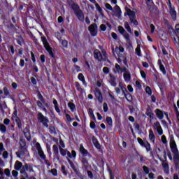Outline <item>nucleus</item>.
Wrapping results in <instances>:
<instances>
[{
  "instance_id": "1",
  "label": "nucleus",
  "mask_w": 179,
  "mask_h": 179,
  "mask_svg": "<svg viewBox=\"0 0 179 179\" xmlns=\"http://www.w3.org/2000/svg\"><path fill=\"white\" fill-rule=\"evenodd\" d=\"M170 148L172 153L173 154V163L176 170L179 169V152L177 148V144L174 141V138H171L170 140Z\"/></svg>"
},
{
  "instance_id": "2",
  "label": "nucleus",
  "mask_w": 179,
  "mask_h": 179,
  "mask_svg": "<svg viewBox=\"0 0 179 179\" xmlns=\"http://www.w3.org/2000/svg\"><path fill=\"white\" fill-rule=\"evenodd\" d=\"M71 8L78 20L83 22V20H85V14L83 13V10L80 9L79 5L73 3L71 4Z\"/></svg>"
},
{
  "instance_id": "3",
  "label": "nucleus",
  "mask_w": 179,
  "mask_h": 179,
  "mask_svg": "<svg viewBox=\"0 0 179 179\" xmlns=\"http://www.w3.org/2000/svg\"><path fill=\"white\" fill-rule=\"evenodd\" d=\"M27 152V145H26V141L21 139L20 142V149L18 152H16L17 157H20V156H24V153Z\"/></svg>"
},
{
  "instance_id": "4",
  "label": "nucleus",
  "mask_w": 179,
  "mask_h": 179,
  "mask_svg": "<svg viewBox=\"0 0 179 179\" xmlns=\"http://www.w3.org/2000/svg\"><path fill=\"white\" fill-rule=\"evenodd\" d=\"M126 12L129 17L131 23H133L135 26H138L139 23L138 22V20H136V14L135 13V11L131 10V8H126Z\"/></svg>"
},
{
  "instance_id": "5",
  "label": "nucleus",
  "mask_w": 179,
  "mask_h": 179,
  "mask_svg": "<svg viewBox=\"0 0 179 179\" xmlns=\"http://www.w3.org/2000/svg\"><path fill=\"white\" fill-rule=\"evenodd\" d=\"M26 171H29V173H34V169H33V165L30 164H24L20 170V174H24L25 178H29V174Z\"/></svg>"
},
{
  "instance_id": "6",
  "label": "nucleus",
  "mask_w": 179,
  "mask_h": 179,
  "mask_svg": "<svg viewBox=\"0 0 179 179\" xmlns=\"http://www.w3.org/2000/svg\"><path fill=\"white\" fill-rule=\"evenodd\" d=\"M41 40L44 48H45L46 51H48L50 56L52 57V58H55V56L54 55V52H52V48L50 46V43H48L47 38H45V36H41Z\"/></svg>"
},
{
  "instance_id": "7",
  "label": "nucleus",
  "mask_w": 179,
  "mask_h": 179,
  "mask_svg": "<svg viewBox=\"0 0 179 179\" xmlns=\"http://www.w3.org/2000/svg\"><path fill=\"white\" fill-rule=\"evenodd\" d=\"M37 118L38 122H41L45 128H48V122H50L48 117L43 115V113L41 112H38L37 114Z\"/></svg>"
},
{
  "instance_id": "8",
  "label": "nucleus",
  "mask_w": 179,
  "mask_h": 179,
  "mask_svg": "<svg viewBox=\"0 0 179 179\" xmlns=\"http://www.w3.org/2000/svg\"><path fill=\"white\" fill-rule=\"evenodd\" d=\"M112 16H115L116 17H118V19H121L122 16V11L121 10V8L117 4L112 10Z\"/></svg>"
},
{
  "instance_id": "9",
  "label": "nucleus",
  "mask_w": 179,
  "mask_h": 179,
  "mask_svg": "<svg viewBox=\"0 0 179 179\" xmlns=\"http://www.w3.org/2000/svg\"><path fill=\"white\" fill-rule=\"evenodd\" d=\"M80 162L82 164V169L85 170H88L89 168L91 166L90 164H89V160L86 158V156L83 155L80 158Z\"/></svg>"
},
{
  "instance_id": "10",
  "label": "nucleus",
  "mask_w": 179,
  "mask_h": 179,
  "mask_svg": "<svg viewBox=\"0 0 179 179\" xmlns=\"http://www.w3.org/2000/svg\"><path fill=\"white\" fill-rule=\"evenodd\" d=\"M94 96L98 100L99 103L101 104L103 103V94H101V91H100L99 88H95Z\"/></svg>"
},
{
  "instance_id": "11",
  "label": "nucleus",
  "mask_w": 179,
  "mask_h": 179,
  "mask_svg": "<svg viewBox=\"0 0 179 179\" xmlns=\"http://www.w3.org/2000/svg\"><path fill=\"white\" fill-rule=\"evenodd\" d=\"M36 149L38 150V154L39 155V157L41 159H44L45 157V154H44V151H43V149L41 148V145H40V143H36Z\"/></svg>"
},
{
  "instance_id": "12",
  "label": "nucleus",
  "mask_w": 179,
  "mask_h": 179,
  "mask_svg": "<svg viewBox=\"0 0 179 179\" xmlns=\"http://www.w3.org/2000/svg\"><path fill=\"white\" fill-rule=\"evenodd\" d=\"M13 120L15 121L19 129H22V120H20V118H19V117H17V111L15 110L13 113Z\"/></svg>"
},
{
  "instance_id": "13",
  "label": "nucleus",
  "mask_w": 179,
  "mask_h": 179,
  "mask_svg": "<svg viewBox=\"0 0 179 179\" xmlns=\"http://www.w3.org/2000/svg\"><path fill=\"white\" fill-rule=\"evenodd\" d=\"M89 31L94 37L97 36V24H92L88 27Z\"/></svg>"
},
{
  "instance_id": "14",
  "label": "nucleus",
  "mask_w": 179,
  "mask_h": 179,
  "mask_svg": "<svg viewBox=\"0 0 179 179\" xmlns=\"http://www.w3.org/2000/svg\"><path fill=\"white\" fill-rule=\"evenodd\" d=\"M154 129H156L159 135H163V129L158 121L154 122Z\"/></svg>"
},
{
  "instance_id": "15",
  "label": "nucleus",
  "mask_w": 179,
  "mask_h": 179,
  "mask_svg": "<svg viewBox=\"0 0 179 179\" xmlns=\"http://www.w3.org/2000/svg\"><path fill=\"white\" fill-rule=\"evenodd\" d=\"M108 82L111 85V86H113L114 87L117 86V78L115 77V76H114V74H109Z\"/></svg>"
},
{
  "instance_id": "16",
  "label": "nucleus",
  "mask_w": 179,
  "mask_h": 179,
  "mask_svg": "<svg viewBox=\"0 0 179 179\" xmlns=\"http://www.w3.org/2000/svg\"><path fill=\"white\" fill-rule=\"evenodd\" d=\"M145 114L148 117H150V122H152V120L155 119V113H153V110H152V108L148 106L146 108Z\"/></svg>"
},
{
  "instance_id": "17",
  "label": "nucleus",
  "mask_w": 179,
  "mask_h": 179,
  "mask_svg": "<svg viewBox=\"0 0 179 179\" xmlns=\"http://www.w3.org/2000/svg\"><path fill=\"white\" fill-rule=\"evenodd\" d=\"M94 57L95 59H97V61H103V55H101V52L99 50H95L94 51Z\"/></svg>"
},
{
  "instance_id": "18",
  "label": "nucleus",
  "mask_w": 179,
  "mask_h": 179,
  "mask_svg": "<svg viewBox=\"0 0 179 179\" xmlns=\"http://www.w3.org/2000/svg\"><path fill=\"white\" fill-rule=\"evenodd\" d=\"M169 13L173 20H177V12L174 9V8L171 7V8H169Z\"/></svg>"
},
{
  "instance_id": "19",
  "label": "nucleus",
  "mask_w": 179,
  "mask_h": 179,
  "mask_svg": "<svg viewBox=\"0 0 179 179\" xmlns=\"http://www.w3.org/2000/svg\"><path fill=\"white\" fill-rule=\"evenodd\" d=\"M23 133L26 139L30 141L31 140V135L30 134V130H29V129L27 128H25Z\"/></svg>"
},
{
  "instance_id": "20",
  "label": "nucleus",
  "mask_w": 179,
  "mask_h": 179,
  "mask_svg": "<svg viewBox=\"0 0 179 179\" xmlns=\"http://www.w3.org/2000/svg\"><path fill=\"white\" fill-rule=\"evenodd\" d=\"M15 170H17V171H20L22 169H23V164L20 162V161H16L14 165Z\"/></svg>"
},
{
  "instance_id": "21",
  "label": "nucleus",
  "mask_w": 179,
  "mask_h": 179,
  "mask_svg": "<svg viewBox=\"0 0 179 179\" xmlns=\"http://www.w3.org/2000/svg\"><path fill=\"white\" fill-rule=\"evenodd\" d=\"M155 113L159 120H163V118H164V115L163 114V111H162V110L156 109Z\"/></svg>"
},
{
  "instance_id": "22",
  "label": "nucleus",
  "mask_w": 179,
  "mask_h": 179,
  "mask_svg": "<svg viewBox=\"0 0 179 179\" xmlns=\"http://www.w3.org/2000/svg\"><path fill=\"white\" fill-rule=\"evenodd\" d=\"M38 97L39 100L41 101V103H43V104L47 108H48V107H50V105H48V103L47 102H45V99H44V97L43 96V95L41 93L38 94Z\"/></svg>"
},
{
  "instance_id": "23",
  "label": "nucleus",
  "mask_w": 179,
  "mask_h": 179,
  "mask_svg": "<svg viewBox=\"0 0 179 179\" xmlns=\"http://www.w3.org/2000/svg\"><path fill=\"white\" fill-rule=\"evenodd\" d=\"M158 65H159V69H160L161 72H162L163 75H166V68H164V65H163V63H162L161 59L158 60Z\"/></svg>"
},
{
  "instance_id": "24",
  "label": "nucleus",
  "mask_w": 179,
  "mask_h": 179,
  "mask_svg": "<svg viewBox=\"0 0 179 179\" xmlns=\"http://www.w3.org/2000/svg\"><path fill=\"white\" fill-rule=\"evenodd\" d=\"M80 152L83 155V156H86L88 155V156H90V153L87 151V150L85 149V147H83V145H80Z\"/></svg>"
},
{
  "instance_id": "25",
  "label": "nucleus",
  "mask_w": 179,
  "mask_h": 179,
  "mask_svg": "<svg viewBox=\"0 0 179 179\" xmlns=\"http://www.w3.org/2000/svg\"><path fill=\"white\" fill-rule=\"evenodd\" d=\"M92 143L94 145L96 149H100L101 148L100 143H99V141H97V138H96V137L94 136L92 137Z\"/></svg>"
},
{
  "instance_id": "26",
  "label": "nucleus",
  "mask_w": 179,
  "mask_h": 179,
  "mask_svg": "<svg viewBox=\"0 0 179 179\" xmlns=\"http://www.w3.org/2000/svg\"><path fill=\"white\" fill-rule=\"evenodd\" d=\"M122 67L120 66V64H116L115 66V68L113 69V71L114 73H121Z\"/></svg>"
},
{
  "instance_id": "27",
  "label": "nucleus",
  "mask_w": 179,
  "mask_h": 179,
  "mask_svg": "<svg viewBox=\"0 0 179 179\" xmlns=\"http://www.w3.org/2000/svg\"><path fill=\"white\" fill-rule=\"evenodd\" d=\"M67 160L71 169H73V171H74V173H76V174H78V169H76V166H75V164H73V162L68 157H67Z\"/></svg>"
},
{
  "instance_id": "28",
  "label": "nucleus",
  "mask_w": 179,
  "mask_h": 179,
  "mask_svg": "<svg viewBox=\"0 0 179 179\" xmlns=\"http://www.w3.org/2000/svg\"><path fill=\"white\" fill-rule=\"evenodd\" d=\"M162 166L165 173H169L170 168L169 166V164L167 163V161H162Z\"/></svg>"
},
{
  "instance_id": "29",
  "label": "nucleus",
  "mask_w": 179,
  "mask_h": 179,
  "mask_svg": "<svg viewBox=\"0 0 179 179\" xmlns=\"http://www.w3.org/2000/svg\"><path fill=\"white\" fill-rule=\"evenodd\" d=\"M53 104L55 111H57L58 114H61V109H59V107L58 106V101L56 99L53 100Z\"/></svg>"
},
{
  "instance_id": "30",
  "label": "nucleus",
  "mask_w": 179,
  "mask_h": 179,
  "mask_svg": "<svg viewBox=\"0 0 179 179\" xmlns=\"http://www.w3.org/2000/svg\"><path fill=\"white\" fill-rule=\"evenodd\" d=\"M119 87L121 89L123 94H124V96H127V93H128V91L127 90V88L124 87L122 83H119Z\"/></svg>"
},
{
  "instance_id": "31",
  "label": "nucleus",
  "mask_w": 179,
  "mask_h": 179,
  "mask_svg": "<svg viewBox=\"0 0 179 179\" xmlns=\"http://www.w3.org/2000/svg\"><path fill=\"white\" fill-rule=\"evenodd\" d=\"M124 79L125 82H129L131 80V73L129 71L123 74Z\"/></svg>"
},
{
  "instance_id": "32",
  "label": "nucleus",
  "mask_w": 179,
  "mask_h": 179,
  "mask_svg": "<svg viewBox=\"0 0 179 179\" xmlns=\"http://www.w3.org/2000/svg\"><path fill=\"white\" fill-rule=\"evenodd\" d=\"M68 107H69L71 111H72L73 113V111H75V110H76V106H75V103L72 102L68 103Z\"/></svg>"
},
{
  "instance_id": "33",
  "label": "nucleus",
  "mask_w": 179,
  "mask_h": 179,
  "mask_svg": "<svg viewBox=\"0 0 179 179\" xmlns=\"http://www.w3.org/2000/svg\"><path fill=\"white\" fill-rule=\"evenodd\" d=\"M0 131L1 134H6V126L2 123H0Z\"/></svg>"
},
{
  "instance_id": "34",
  "label": "nucleus",
  "mask_w": 179,
  "mask_h": 179,
  "mask_svg": "<svg viewBox=\"0 0 179 179\" xmlns=\"http://www.w3.org/2000/svg\"><path fill=\"white\" fill-rule=\"evenodd\" d=\"M0 108L1 112L5 113V109L8 108V106L6 105V102L3 101V103H0Z\"/></svg>"
},
{
  "instance_id": "35",
  "label": "nucleus",
  "mask_w": 179,
  "mask_h": 179,
  "mask_svg": "<svg viewBox=\"0 0 179 179\" xmlns=\"http://www.w3.org/2000/svg\"><path fill=\"white\" fill-rule=\"evenodd\" d=\"M52 150H53L55 156H58V154H59V152L58 151V145H53Z\"/></svg>"
},
{
  "instance_id": "36",
  "label": "nucleus",
  "mask_w": 179,
  "mask_h": 179,
  "mask_svg": "<svg viewBox=\"0 0 179 179\" xmlns=\"http://www.w3.org/2000/svg\"><path fill=\"white\" fill-rule=\"evenodd\" d=\"M149 138L150 139V141H152V142H155V134L153 133L152 130H150V133H149Z\"/></svg>"
},
{
  "instance_id": "37",
  "label": "nucleus",
  "mask_w": 179,
  "mask_h": 179,
  "mask_svg": "<svg viewBox=\"0 0 179 179\" xmlns=\"http://www.w3.org/2000/svg\"><path fill=\"white\" fill-rule=\"evenodd\" d=\"M124 27L129 33H132V30L131 29V27L129 26L128 22H124Z\"/></svg>"
},
{
  "instance_id": "38",
  "label": "nucleus",
  "mask_w": 179,
  "mask_h": 179,
  "mask_svg": "<svg viewBox=\"0 0 179 179\" xmlns=\"http://www.w3.org/2000/svg\"><path fill=\"white\" fill-rule=\"evenodd\" d=\"M49 131L50 132V134H52V135H55V134H57V131L55 130V127L53 126H50L49 127Z\"/></svg>"
},
{
  "instance_id": "39",
  "label": "nucleus",
  "mask_w": 179,
  "mask_h": 179,
  "mask_svg": "<svg viewBox=\"0 0 179 179\" xmlns=\"http://www.w3.org/2000/svg\"><path fill=\"white\" fill-rule=\"evenodd\" d=\"M106 122L109 127H113V119L111 117H106Z\"/></svg>"
},
{
  "instance_id": "40",
  "label": "nucleus",
  "mask_w": 179,
  "mask_h": 179,
  "mask_svg": "<svg viewBox=\"0 0 179 179\" xmlns=\"http://www.w3.org/2000/svg\"><path fill=\"white\" fill-rule=\"evenodd\" d=\"M136 52L138 57L142 56V54L141 53V45H137V48H136Z\"/></svg>"
},
{
  "instance_id": "41",
  "label": "nucleus",
  "mask_w": 179,
  "mask_h": 179,
  "mask_svg": "<svg viewBox=\"0 0 179 179\" xmlns=\"http://www.w3.org/2000/svg\"><path fill=\"white\" fill-rule=\"evenodd\" d=\"M78 79L79 80H81V82H83V85L86 83V80H85V76H83V74L82 73L78 74Z\"/></svg>"
},
{
  "instance_id": "42",
  "label": "nucleus",
  "mask_w": 179,
  "mask_h": 179,
  "mask_svg": "<svg viewBox=\"0 0 179 179\" xmlns=\"http://www.w3.org/2000/svg\"><path fill=\"white\" fill-rule=\"evenodd\" d=\"M143 148H145L147 152H150V143H149V142L146 141L144 146H143Z\"/></svg>"
},
{
  "instance_id": "43",
  "label": "nucleus",
  "mask_w": 179,
  "mask_h": 179,
  "mask_svg": "<svg viewBox=\"0 0 179 179\" xmlns=\"http://www.w3.org/2000/svg\"><path fill=\"white\" fill-rule=\"evenodd\" d=\"M164 23L166 25H167L169 30H172L173 31H174V29H173V27L170 25V22H169V20H164Z\"/></svg>"
},
{
  "instance_id": "44",
  "label": "nucleus",
  "mask_w": 179,
  "mask_h": 179,
  "mask_svg": "<svg viewBox=\"0 0 179 179\" xmlns=\"http://www.w3.org/2000/svg\"><path fill=\"white\" fill-rule=\"evenodd\" d=\"M65 148V143H64V141H62L61 138L59 139V149H64Z\"/></svg>"
},
{
  "instance_id": "45",
  "label": "nucleus",
  "mask_w": 179,
  "mask_h": 179,
  "mask_svg": "<svg viewBox=\"0 0 179 179\" xmlns=\"http://www.w3.org/2000/svg\"><path fill=\"white\" fill-rule=\"evenodd\" d=\"M68 152V150H65L64 148L59 149V152L62 155V156H65Z\"/></svg>"
},
{
  "instance_id": "46",
  "label": "nucleus",
  "mask_w": 179,
  "mask_h": 179,
  "mask_svg": "<svg viewBox=\"0 0 179 179\" xmlns=\"http://www.w3.org/2000/svg\"><path fill=\"white\" fill-rule=\"evenodd\" d=\"M95 7L98 12H99V13H103V9L101 8V7H100V5H99V3H95Z\"/></svg>"
},
{
  "instance_id": "47",
  "label": "nucleus",
  "mask_w": 179,
  "mask_h": 179,
  "mask_svg": "<svg viewBox=\"0 0 179 179\" xmlns=\"http://www.w3.org/2000/svg\"><path fill=\"white\" fill-rule=\"evenodd\" d=\"M12 176L15 177V179H19V178H17V176H19V172H17L16 170L12 171Z\"/></svg>"
},
{
  "instance_id": "48",
  "label": "nucleus",
  "mask_w": 179,
  "mask_h": 179,
  "mask_svg": "<svg viewBox=\"0 0 179 179\" xmlns=\"http://www.w3.org/2000/svg\"><path fill=\"white\" fill-rule=\"evenodd\" d=\"M118 31H120L121 34H124L125 32H127V31H125V29H124V27H122V26L118 27Z\"/></svg>"
},
{
  "instance_id": "49",
  "label": "nucleus",
  "mask_w": 179,
  "mask_h": 179,
  "mask_svg": "<svg viewBox=\"0 0 179 179\" xmlns=\"http://www.w3.org/2000/svg\"><path fill=\"white\" fill-rule=\"evenodd\" d=\"M49 173H52V176H55V177H57V176H58V172L57 171L56 169H53L49 171Z\"/></svg>"
},
{
  "instance_id": "50",
  "label": "nucleus",
  "mask_w": 179,
  "mask_h": 179,
  "mask_svg": "<svg viewBox=\"0 0 179 179\" xmlns=\"http://www.w3.org/2000/svg\"><path fill=\"white\" fill-rule=\"evenodd\" d=\"M102 53V61H108V59L107 58V52H106V51H103Z\"/></svg>"
},
{
  "instance_id": "51",
  "label": "nucleus",
  "mask_w": 179,
  "mask_h": 179,
  "mask_svg": "<svg viewBox=\"0 0 179 179\" xmlns=\"http://www.w3.org/2000/svg\"><path fill=\"white\" fill-rule=\"evenodd\" d=\"M89 112H90V114L92 120H96V116H94V113H93V109L90 108Z\"/></svg>"
},
{
  "instance_id": "52",
  "label": "nucleus",
  "mask_w": 179,
  "mask_h": 179,
  "mask_svg": "<svg viewBox=\"0 0 179 179\" xmlns=\"http://www.w3.org/2000/svg\"><path fill=\"white\" fill-rule=\"evenodd\" d=\"M75 85L77 90H78V92H82V87H80V84L78 82H76Z\"/></svg>"
},
{
  "instance_id": "53",
  "label": "nucleus",
  "mask_w": 179,
  "mask_h": 179,
  "mask_svg": "<svg viewBox=\"0 0 179 179\" xmlns=\"http://www.w3.org/2000/svg\"><path fill=\"white\" fill-rule=\"evenodd\" d=\"M137 141H138V143H140L141 146H143V147L146 143V142L143 141V140H142V138H138Z\"/></svg>"
},
{
  "instance_id": "54",
  "label": "nucleus",
  "mask_w": 179,
  "mask_h": 179,
  "mask_svg": "<svg viewBox=\"0 0 179 179\" xmlns=\"http://www.w3.org/2000/svg\"><path fill=\"white\" fill-rule=\"evenodd\" d=\"M62 47H64V48H68V41L66 40H64L62 41Z\"/></svg>"
},
{
  "instance_id": "55",
  "label": "nucleus",
  "mask_w": 179,
  "mask_h": 179,
  "mask_svg": "<svg viewBox=\"0 0 179 179\" xmlns=\"http://www.w3.org/2000/svg\"><path fill=\"white\" fill-rule=\"evenodd\" d=\"M5 150V147H3V143H0V156L2 155V152Z\"/></svg>"
},
{
  "instance_id": "56",
  "label": "nucleus",
  "mask_w": 179,
  "mask_h": 179,
  "mask_svg": "<svg viewBox=\"0 0 179 179\" xmlns=\"http://www.w3.org/2000/svg\"><path fill=\"white\" fill-rule=\"evenodd\" d=\"M4 174H6L7 177H10V170H9V169H6L4 170Z\"/></svg>"
},
{
  "instance_id": "57",
  "label": "nucleus",
  "mask_w": 179,
  "mask_h": 179,
  "mask_svg": "<svg viewBox=\"0 0 179 179\" xmlns=\"http://www.w3.org/2000/svg\"><path fill=\"white\" fill-rule=\"evenodd\" d=\"M105 8H106V9H108V10H111V12L113 11V6H111L108 3H106L105 4Z\"/></svg>"
},
{
  "instance_id": "58",
  "label": "nucleus",
  "mask_w": 179,
  "mask_h": 179,
  "mask_svg": "<svg viewBox=\"0 0 179 179\" xmlns=\"http://www.w3.org/2000/svg\"><path fill=\"white\" fill-rule=\"evenodd\" d=\"M103 73H106V75H107V74L110 73V69H108V67H103Z\"/></svg>"
},
{
  "instance_id": "59",
  "label": "nucleus",
  "mask_w": 179,
  "mask_h": 179,
  "mask_svg": "<svg viewBox=\"0 0 179 179\" xmlns=\"http://www.w3.org/2000/svg\"><path fill=\"white\" fill-rule=\"evenodd\" d=\"M143 171L145 174H149V168L146 166H143Z\"/></svg>"
},
{
  "instance_id": "60",
  "label": "nucleus",
  "mask_w": 179,
  "mask_h": 179,
  "mask_svg": "<svg viewBox=\"0 0 179 179\" xmlns=\"http://www.w3.org/2000/svg\"><path fill=\"white\" fill-rule=\"evenodd\" d=\"M122 35L124 36V38L127 40V41H129V34H128V32L126 31L122 34Z\"/></svg>"
},
{
  "instance_id": "61",
  "label": "nucleus",
  "mask_w": 179,
  "mask_h": 179,
  "mask_svg": "<svg viewBox=\"0 0 179 179\" xmlns=\"http://www.w3.org/2000/svg\"><path fill=\"white\" fill-rule=\"evenodd\" d=\"M145 92L150 96L152 94V90L149 87H145Z\"/></svg>"
},
{
  "instance_id": "62",
  "label": "nucleus",
  "mask_w": 179,
  "mask_h": 179,
  "mask_svg": "<svg viewBox=\"0 0 179 179\" xmlns=\"http://www.w3.org/2000/svg\"><path fill=\"white\" fill-rule=\"evenodd\" d=\"M3 124L4 125H9V124H10V120L8 118L4 119Z\"/></svg>"
},
{
  "instance_id": "63",
  "label": "nucleus",
  "mask_w": 179,
  "mask_h": 179,
  "mask_svg": "<svg viewBox=\"0 0 179 179\" xmlns=\"http://www.w3.org/2000/svg\"><path fill=\"white\" fill-rule=\"evenodd\" d=\"M8 156H9V153L8 152V151H4L3 152V159H8Z\"/></svg>"
},
{
  "instance_id": "64",
  "label": "nucleus",
  "mask_w": 179,
  "mask_h": 179,
  "mask_svg": "<svg viewBox=\"0 0 179 179\" xmlns=\"http://www.w3.org/2000/svg\"><path fill=\"white\" fill-rule=\"evenodd\" d=\"M175 30H176V32L179 34V24H177L176 26H175Z\"/></svg>"
}]
</instances>
